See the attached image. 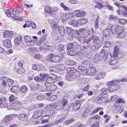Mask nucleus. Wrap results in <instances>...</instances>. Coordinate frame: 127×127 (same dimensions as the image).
Segmentation results:
<instances>
[{
	"instance_id": "338daca9",
	"label": "nucleus",
	"mask_w": 127,
	"mask_h": 127,
	"mask_svg": "<svg viewBox=\"0 0 127 127\" xmlns=\"http://www.w3.org/2000/svg\"><path fill=\"white\" fill-rule=\"evenodd\" d=\"M117 95H114L111 97V99L112 101H114L117 99Z\"/></svg>"
},
{
	"instance_id": "a211bd4d",
	"label": "nucleus",
	"mask_w": 127,
	"mask_h": 127,
	"mask_svg": "<svg viewBox=\"0 0 127 127\" xmlns=\"http://www.w3.org/2000/svg\"><path fill=\"white\" fill-rule=\"evenodd\" d=\"M88 73L91 75H93L95 74L96 72V69L94 67H91L88 69Z\"/></svg>"
},
{
	"instance_id": "ea45409f",
	"label": "nucleus",
	"mask_w": 127,
	"mask_h": 127,
	"mask_svg": "<svg viewBox=\"0 0 127 127\" xmlns=\"http://www.w3.org/2000/svg\"><path fill=\"white\" fill-rule=\"evenodd\" d=\"M67 54L71 56H74L76 54L75 52L73 50H70L68 51L67 52Z\"/></svg>"
},
{
	"instance_id": "f8f14e48",
	"label": "nucleus",
	"mask_w": 127,
	"mask_h": 127,
	"mask_svg": "<svg viewBox=\"0 0 127 127\" xmlns=\"http://www.w3.org/2000/svg\"><path fill=\"white\" fill-rule=\"evenodd\" d=\"M58 29L59 34L62 35H64L65 32V31L64 26L62 25L60 26Z\"/></svg>"
},
{
	"instance_id": "6ab92c4d",
	"label": "nucleus",
	"mask_w": 127,
	"mask_h": 127,
	"mask_svg": "<svg viewBox=\"0 0 127 127\" xmlns=\"http://www.w3.org/2000/svg\"><path fill=\"white\" fill-rule=\"evenodd\" d=\"M31 90H36L39 88V86L38 84H35L34 83H32L30 85Z\"/></svg>"
},
{
	"instance_id": "1a4fd4ad",
	"label": "nucleus",
	"mask_w": 127,
	"mask_h": 127,
	"mask_svg": "<svg viewBox=\"0 0 127 127\" xmlns=\"http://www.w3.org/2000/svg\"><path fill=\"white\" fill-rule=\"evenodd\" d=\"M21 36L20 35H18L16 37L14 40V43L16 45H19L21 42Z\"/></svg>"
},
{
	"instance_id": "ddd939ff",
	"label": "nucleus",
	"mask_w": 127,
	"mask_h": 127,
	"mask_svg": "<svg viewBox=\"0 0 127 127\" xmlns=\"http://www.w3.org/2000/svg\"><path fill=\"white\" fill-rule=\"evenodd\" d=\"M48 91H55L57 88L56 86L54 85H47Z\"/></svg>"
},
{
	"instance_id": "774afa93",
	"label": "nucleus",
	"mask_w": 127,
	"mask_h": 127,
	"mask_svg": "<svg viewBox=\"0 0 127 127\" xmlns=\"http://www.w3.org/2000/svg\"><path fill=\"white\" fill-rule=\"evenodd\" d=\"M99 126V123L97 122L92 125L91 127H98Z\"/></svg>"
},
{
	"instance_id": "c9c22d12",
	"label": "nucleus",
	"mask_w": 127,
	"mask_h": 127,
	"mask_svg": "<svg viewBox=\"0 0 127 127\" xmlns=\"http://www.w3.org/2000/svg\"><path fill=\"white\" fill-rule=\"evenodd\" d=\"M51 115L50 113V112L49 109L48 110H46L45 111L43 112V116L42 118H43L44 116L46 117Z\"/></svg>"
},
{
	"instance_id": "603ef678",
	"label": "nucleus",
	"mask_w": 127,
	"mask_h": 127,
	"mask_svg": "<svg viewBox=\"0 0 127 127\" xmlns=\"http://www.w3.org/2000/svg\"><path fill=\"white\" fill-rule=\"evenodd\" d=\"M112 44L110 42H106L105 43V47L107 48L110 47Z\"/></svg>"
},
{
	"instance_id": "423d86ee",
	"label": "nucleus",
	"mask_w": 127,
	"mask_h": 127,
	"mask_svg": "<svg viewBox=\"0 0 127 127\" xmlns=\"http://www.w3.org/2000/svg\"><path fill=\"white\" fill-rule=\"evenodd\" d=\"M73 16L71 13H63L61 16V19L63 21H64L67 20L71 19Z\"/></svg>"
},
{
	"instance_id": "cd10ccee",
	"label": "nucleus",
	"mask_w": 127,
	"mask_h": 127,
	"mask_svg": "<svg viewBox=\"0 0 127 127\" xmlns=\"http://www.w3.org/2000/svg\"><path fill=\"white\" fill-rule=\"evenodd\" d=\"M27 117L26 114L22 113L19 115L18 118L20 119L23 120L26 119Z\"/></svg>"
},
{
	"instance_id": "bf43d9fd",
	"label": "nucleus",
	"mask_w": 127,
	"mask_h": 127,
	"mask_svg": "<svg viewBox=\"0 0 127 127\" xmlns=\"http://www.w3.org/2000/svg\"><path fill=\"white\" fill-rule=\"evenodd\" d=\"M122 7L124 9V15H127V8L125 6L122 5Z\"/></svg>"
},
{
	"instance_id": "79ce46f5",
	"label": "nucleus",
	"mask_w": 127,
	"mask_h": 127,
	"mask_svg": "<svg viewBox=\"0 0 127 127\" xmlns=\"http://www.w3.org/2000/svg\"><path fill=\"white\" fill-rule=\"evenodd\" d=\"M37 49L36 48H30L29 49V50L32 53H35L37 51Z\"/></svg>"
},
{
	"instance_id": "4be33fe9",
	"label": "nucleus",
	"mask_w": 127,
	"mask_h": 127,
	"mask_svg": "<svg viewBox=\"0 0 127 127\" xmlns=\"http://www.w3.org/2000/svg\"><path fill=\"white\" fill-rule=\"evenodd\" d=\"M113 57H117L118 59L121 58L123 56L122 54L118 52L117 53L116 52H113Z\"/></svg>"
},
{
	"instance_id": "3c124183",
	"label": "nucleus",
	"mask_w": 127,
	"mask_h": 127,
	"mask_svg": "<svg viewBox=\"0 0 127 127\" xmlns=\"http://www.w3.org/2000/svg\"><path fill=\"white\" fill-rule=\"evenodd\" d=\"M95 100L96 101L97 103L98 104H100L101 103V101L100 100L101 99H100V98L99 96H97L95 98Z\"/></svg>"
},
{
	"instance_id": "393cba45",
	"label": "nucleus",
	"mask_w": 127,
	"mask_h": 127,
	"mask_svg": "<svg viewBox=\"0 0 127 127\" xmlns=\"http://www.w3.org/2000/svg\"><path fill=\"white\" fill-rule=\"evenodd\" d=\"M11 117L9 116H8L5 117L4 118L3 121L4 122V123L6 124L8 123L11 120Z\"/></svg>"
},
{
	"instance_id": "f03ea898",
	"label": "nucleus",
	"mask_w": 127,
	"mask_h": 127,
	"mask_svg": "<svg viewBox=\"0 0 127 127\" xmlns=\"http://www.w3.org/2000/svg\"><path fill=\"white\" fill-rule=\"evenodd\" d=\"M93 40V43L94 47L97 49L101 46L100 40L97 36L94 35H92L87 41V42L88 44H90V43L92 42V40Z\"/></svg>"
},
{
	"instance_id": "69168bd1",
	"label": "nucleus",
	"mask_w": 127,
	"mask_h": 127,
	"mask_svg": "<svg viewBox=\"0 0 127 127\" xmlns=\"http://www.w3.org/2000/svg\"><path fill=\"white\" fill-rule=\"evenodd\" d=\"M51 115L53 114L55 112V110L53 108H51L49 109Z\"/></svg>"
},
{
	"instance_id": "dca6fc26",
	"label": "nucleus",
	"mask_w": 127,
	"mask_h": 127,
	"mask_svg": "<svg viewBox=\"0 0 127 127\" xmlns=\"http://www.w3.org/2000/svg\"><path fill=\"white\" fill-rule=\"evenodd\" d=\"M111 32L110 29L107 28L104 30L102 32L103 35L106 36H107L111 34Z\"/></svg>"
},
{
	"instance_id": "8fccbe9b",
	"label": "nucleus",
	"mask_w": 127,
	"mask_h": 127,
	"mask_svg": "<svg viewBox=\"0 0 127 127\" xmlns=\"http://www.w3.org/2000/svg\"><path fill=\"white\" fill-rule=\"evenodd\" d=\"M17 90V87L16 86H13L11 89V91L12 93L16 92Z\"/></svg>"
},
{
	"instance_id": "c756f323",
	"label": "nucleus",
	"mask_w": 127,
	"mask_h": 127,
	"mask_svg": "<svg viewBox=\"0 0 127 127\" xmlns=\"http://www.w3.org/2000/svg\"><path fill=\"white\" fill-rule=\"evenodd\" d=\"M40 65L35 64H33L32 68L34 70H40Z\"/></svg>"
},
{
	"instance_id": "aec40b11",
	"label": "nucleus",
	"mask_w": 127,
	"mask_h": 127,
	"mask_svg": "<svg viewBox=\"0 0 127 127\" xmlns=\"http://www.w3.org/2000/svg\"><path fill=\"white\" fill-rule=\"evenodd\" d=\"M50 25L51 27L53 29H58V26L56 22L54 21H51L50 23Z\"/></svg>"
},
{
	"instance_id": "13d9d810",
	"label": "nucleus",
	"mask_w": 127,
	"mask_h": 127,
	"mask_svg": "<svg viewBox=\"0 0 127 127\" xmlns=\"http://www.w3.org/2000/svg\"><path fill=\"white\" fill-rule=\"evenodd\" d=\"M51 46L44 44V48L45 50H50L51 49Z\"/></svg>"
},
{
	"instance_id": "4468645a",
	"label": "nucleus",
	"mask_w": 127,
	"mask_h": 127,
	"mask_svg": "<svg viewBox=\"0 0 127 127\" xmlns=\"http://www.w3.org/2000/svg\"><path fill=\"white\" fill-rule=\"evenodd\" d=\"M61 60V57L58 55H55L52 58V61L54 63L59 62Z\"/></svg>"
},
{
	"instance_id": "37998d69",
	"label": "nucleus",
	"mask_w": 127,
	"mask_h": 127,
	"mask_svg": "<svg viewBox=\"0 0 127 127\" xmlns=\"http://www.w3.org/2000/svg\"><path fill=\"white\" fill-rule=\"evenodd\" d=\"M62 105V103L61 104L60 103L57 104L55 107L56 109L58 111H59L62 109H63Z\"/></svg>"
},
{
	"instance_id": "f257e3e1",
	"label": "nucleus",
	"mask_w": 127,
	"mask_h": 127,
	"mask_svg": "<svg viewBox=\"0 0 127 127\" xmlns=\"http://www.w3.org/2000/svg\"><path fill=\"white\" fill-rule=\"evenodd\" d=\"M124 28L120 26L116 25H113L111 27V32L114 33L116 32L118 35V36L121 38L124 37L125 35V32H123Z\"/></svg>"
},
{
	"instance_id": "20e7f679",
	"label": "nucleus",
	"mask_w": 127,
	"mask_h": 127,
	"mask_svg": "<svg viewBox=\"0 0 127 127\" xmlns=\"http://www.w3.org/2000/svg\"><path fill=\"white\" fill-rule=\"evenodd\" d=\"M40 78H45L46 80V82L45 84H47V85H49L50 84H51L53 83L54 79L51 77L48 74H43V73H40Z\"/></svg>"
},
{
	"instance_id": "f3484780",
	"label": "nucleus",
	"mask_w": 127,
	"mask_h": 127,
	"mask_svg": "<svg viewBox=\"0 0 127 127\" xmlns=\"http://www.w3.org/2000/svg\"><path fill=\"white\" fill-rule=\"evenodd\" d=\"M24 39L25 41L27 43H31L34 40L32 39L31 36L28 35L24 36Z\"/></svg>"
},
{
	"instance_id": "0e129e2a",
	"label": "nucleus",
	"mask_w": 127,
	"mask_h": 127,
	"mask_svg": "<svg viewBox=\"0 0 127 127\" xmlns=\"http://www.w3.org/2000/svg\"><path fill=\"white\" fill-rule=\"evenodd\" d=\"M6 12L5 13L6 15L8 17H9L11 16V14L8 10L6 9Z\"/></svg>"
},
{
	"instance_id": "c03bdc74",
	"label": "nucleus",
	"mask_w": 127,
	"mask_h": 127,
	"mask_svg": "<svg viewBox=\"0 0 127 127\" xmlns=\"http://www.w3.org/2000/svg\"><path fill=\"white\" fill-rule=\"evenodd\" d=\"M101 90L102 92L101 94L102 95H105L107 93L109 92L108 91L106 90V89L104 88L102 89Z\"/></svg>"
},
{
	"instance_id": "bb28decb",
	"label": "nucleus",
	"mask_w": 127,
	"mask_h": 127,
	"mask_svg": "<svg viewBox=\"0 0 127 127\" xmlns=\"http://www.w3.org/2000/svg\"><path fill=\"white\" fill-rule=\"evenodd\" d=\"M74 121V119L73 118H71L65 121L64 123V125H67L72 123Z\"/></svg>"
},
{
	"instance_id": "7c9ffc66",
	"label": "nucleus",
	"mask_w": 127,
	"mask_h": 127,
	"mask_svg": "<svg viewBox=\"0 0 127 127\" xmlns=\"http://www.w3.org/2000/svg\"><path fill=\"white\" fill-rule=\"evenodd\" d=\"M104 62L107 64H109L110 62L111 59H110L108 57V55H106L105 56L103 57V58Z\"/></svg>"
},
{
	"instance_id": "680f3d73",
	"label": "nucleus",
	"mask_w": 127,
	"mask_h": 127,
	"mask_svg": "<svg viewBox=\"0 0 127 127\" xmlns=\"http://www.w3.org/2000/svg\"><path fill=\"white\" fill-rule=\"evenodd\" d=\"M81 73L83 75H85L86 74L87 70H86V68L85 67L84 69L82 70L81 71Z\"/></svg>"
},
{
	"instance_id": "58836bf2",
	"label": "nucleus",
	"mask_w": 127,
	"mask_h": 127,
	"mask_svg": "<svg viewBox=\"0 0 127 127\" xmlns=\"http://www.w3.org/2000/svg\"><path fill=\"white\" fill-rule=\"evenodd\" d=\"M16 71L18 73L22 74L25 72V70L24 68H21L19 69H17Z\"/></svg>"
},
{
	"instance_id": "2f4dec72",
	"label": "nucleus",
	"mask_w": 127,
	"mask_h": 127,
	"mask_svg": "<svg viewBox=\"0 0 127 127\" xmlns=\"http://www.w3.org/2000/svg\"><path fill=\"white\" fill-rule=\"evenodd\" d=\"M87 21V19H82L79 20L78 22L79 24L82 25L85 24Z\"/></svg>"
},
{
	"instance_id": "b1692460",
	"label": "nucleus",
	"mask_w": 127,
	"mask_h": 127,
	"mask_svg": "<svg viewBox=\"0 0 127 127\" xmlns=\"http://www.w3.org/2000/svg\"><path fill=\"white\" fill-rule=\"evenodd\" d=\"M80 10H77L73 11V12L74 15L76 17H79L81 16V13L80 12Z\"/></svg>"
},
{
	"instance_id": "a19ab883",
	"label": "nucleus",
	"mask_w": 127,
	"mask_h": 127,
	"mask_svg": "<svg viewBox=\"0 0 127 127\" xmlns=\"http://www.w3.org/2000/svg\"><path fill=\"white\" fill-rule=\"evenodd\" d=\"M60 5L61 7L63 8L64 10H68L69 9V8L65 5L63 2L61 3Z\"/></svg>"
},
{
	"instance_id": "6e6552de",
	"label": "nucleus",
	"mask_w": 127,
	"mask_h": 127,
	"mask_svg": "<svg viewBox=\"0 0 127 127\" xmlns=\"http://www.w3.org/2000/svg\"><path fill=\"white\" fill-rule=\"evenodd\" d=\"M80 104L78 103L77 101L75 103H71L70 104V106H72V109L74 111H76L78 110L80 108Z\"/></svg>"
},
{
	"instance_id": "5fc2aeb1",
	"label": "nucleus",
	"mask_w": 127,
	"mask_h": 127,
	"mask_svg": "<svg viewBox=\"0 0 127 127\" xmlns=\"http://www.w3.org/2000/svg\"><path fill=\"white\" fill-rule=\"evenodd\" d=\"M103 7V5L100 3L97 5H96L95 6V8H97L99 9H101Z\"/></svg>"
},
{
	"instance_id": "412c9836",
	"label": "nucleus",
	"mask_w": 127,
	"mask_h": 127,
	"mask_svg": "<svg viewBox=\"0 0 127 127\" xmlns=\"http://www.w3.org/2000/svg\"><path fill=\"white\" fill-rule=\"evenodd\" d=\"M47 84H45L41 86L40 88V91L41 92H47Z\"/></svg>"
},
{
	"instance_id": "473e14b6",
	"label": "nucleus",
	"mask_w": 127,
	"mask_h": 127,
	"mask_svg": "<svg viewBox=\"0 0 127 127\" xmlns=\"http://www.w3.org/2000/svg\"><path fill=\"white\" fill-rule=\"evenodd\" d=\"M114 84H113V87L114 88H115V90L119 88V85L117 84V83H119V81H118V80H114Z\"/></svg>"
},
{
	"instance_id": "0eeeda50",
	"label": "nucleus",
	"mask_w": 127,
	"mask_h": 127,
	"mask_svg": "<svg viewBox=\"0 0 127 127\" xmlns=\"http://www.w3.org/2000/svg\"><path fill=\"white\" fill-rule=\"evenodd\" d=\"M62 104L63 110L65 111L70 109V105L68 104V101L67 100H65L64 98H63V101L62 102Z\"/></svg>"
},
{
	"instance_id": "4d7b16f0",
	"label": "nucleus",
	"mask_w": 127,
	"mask_h": 127,
	"mask_svg": "<svg viewBox=\"0 0 127 127\" xmlns=\"http://www.w3.org/2000/svg\"><path fill=\"white\" fill-rule=\"evenodd\" d=\"M73 48V44L72 43H70L67 45V49H72Z\"/></svg>"
},
{
	"instance_id": "2eb2a0df",
	"label": "nucleus",
	"mask_w": 127,
	"mask_h": 127,
	"mask_svg": "<svg viewBox=\"0 0 127 127\" xmlns=\"http://www.w3.org/2000/svg\"><path fill=\"white\" fill-rule=\"evenodd\" d=\"M68 24L74 27H77L78 26V24L77 21L75 19H71L68 22Z\"/></svg>"
},
{
	"instance_id": "6e6d98bb",
	"label": "nucleus",
	"mask_w": 127,
	"mask_h": 127,
	"mask_svg": "<svg viewBox=\"0 0 127 127\" xmlns=\"http://www.w3.org/2000/svg\"><path fill=\"white\" fill-rule=\"evenodd\" d=\"M72 31L71 28L70 27H68L66 28V31L68 34L72 33Z\"/></svg>"
},
{
	"instance_id": "9d476101",
	"label": "nucleus",
	"mask_w": 127,
	"mask_h": 127,
	"mask_svg": "<svg viewBox=\"0 0 127 127\" xmlns=\"http://www.w3.org/2000/svg\"><path fill=\"white\" fill-rule=\"evenodd\" d=\"M2 43L6 47L10 48L11 47V42L9 40L7 39L3 40L2 41Z\"/></svg>"
},
{
	"instance_id": "e2e57ef3",
	"label": "nucleus",
	"mask_w": 127,
	"mask_h": 127,
	"mask_svg": "<svg viewBox=\"0 0 127 127\" xmlns=\"http://www.w3.org/2000/svg\"><path fill=\"white\" fill-rule=\"evenodd\" d=\"M42 42L43 40L42 39H41L36 41V45L37 46H39Z\"/></svg>"
},
{
	"instance_id": "7ed1b4c3",
	"label": "nucleus",
	"mask_w": 127,
	"mask_h": 127,
	"mask_svg": "<svg viewBox=\"0 0 127 127\" xmlns=\"http://www.w3.org/2000/svg\"><path fill=\"white\" fill-rule=\"evenodd\" d=\"M66 70L70 75L73 76L78 77L80 74V72L77 69L72 67H68L66 68Z\"/></svg>"
},
{
	"instance_id": "49530a36",
	"label": "nucleus",
	"mask_w": 127,
	"mask_h": 127,
	"mask_svg": "<svg viewBox=\"0 0 127 127\" xmlns=\"http://www.w3.org/2000/svg\"><path fill=\"white\" fill-rule=\"evenodd\" d=\"M58 117H61V118L59 119L60 122V123L63 122L64 120V119L65 118V116H64L63 114L60 115H58Z\"/></svg>"
},
{
	"instance_id": "39448f33",
	"label": "nucleus",
	"mask_w": 127,
	"mask_h": 127,
	"mask_svg": "<svg viewBox=\"0 0 127 127\" xmlns=\"http://www.w3.org/2000/svg\"><path fill=\"white\" fill-rule=\"evenodd\" d=\"M58 10V8L54 6L51 8L49 6H46L45 8V11L46 13H48L50 14L52 13H56Z\"/></svg>"
},
{
	"instance_id": "9b49d317",
	"label": "nucleus",
	"mask_w": 127,
	"mask_h": 127,
	"mask_svg": "<svg viewBox=\"0 0 127 127\" xmlns=\"http://www.w3.org/2000/svg\"><path fill=\"white\" fill-rule=\"evenodd\" d=\"M35 114L33 115V118L37 119L42 115H43V112L41 110H36L35 112Z\"/></svg>"
},
{
	"instance_id": "09e8293b",
	"label": "nucleus",
	"mask_w": 127,
	"mask_h": 127,
	"mask_svg": "<svg viewBox=\"0 0 127 127\" xmlns=\"http://www.w3.org/2000/svg\"><path fill=\"white\" fill-rule=\"evenodd\" d=\"M117 61L116 60L113 59L110 60L109 64L110 65H114L117 63Z\"/></svg>"
},
{
	"instance_id": "a18cd8bd",
	"label": "nucleus",
	"mask_w": 127,
	"mask_h": 127,
	"mask_svg": "<svg viewBox=\"0 0 127 127\" xmlns=\"http://www.w3.org/2000/svg\"><path fill=\"white\" fill-rule=\"evenodd\" d=\"M106 90L108 91L109 92L112 93L115 91V88L112 86L110 87L107 88Z\"/></svg>"
},
{
	"instance_id": "de8ad7c7",
	"label": "nucleus",
	"mask_w": 127,
	"mask_h": 127,
	"mask_svg": "<svg viewBox=\"0 0 127 127\" xmlns=\"http://www.w3.org/2000/svg\"><path fill=\"white\" fill-rule=\"evenodd\" d=\"M98 16L95 22V29H97L98 27Z\"/></svg>"
},
{
	"instance_id": "e433bc0d",
	"label": "nucleus",
	"mask_w": 127,
	"mask_h": 127,
	"mask_svg": "<svg viewBox=\"0 0 127 127\" xmlns=\"http://www.w3.org/2000/svg\"><path fill=\"white\" fill-rule=\"evenodd\" d=\"M72 36L74 37H78L79 33L78 32L76 31H73L72 32Z\"/></svg>"
},
{
	"instance_id": "c85d7f7f",
	"label": "nucleus",
	"mask_w": 127,
	"mask_h": 127,
	"mask_svg": "<svg viewBox=\"0 0 127 127\" xmlns=\"http://www.w3.org/2000/svg\"><path fill=\"white\" fill-rule=\"evenodd\" d=\"M23 8H21V9L16 10H14L13 12V15H15V14L21 13L23 11Z\"/></svg>"
},
{
	"instance_id": "5701e85b",
	"label": "nucleus",
	"mask_w": 127,
	"mask_h": 127,
	"mask_svg": "<svg viewBox=\"0 0 127 127\" xmlns=\"http://www.w3.org/2000/svg\"><path fill=\"white\" fill-rule=\"evenodd\" d=\"M108 54L107 51L106 50L102 49L101 50L100 53L99 55L101 56V57H103L105 56L108 55Z\"/></svg>"
},
{
	"instance_id": "a878e982",
	"label": "nucleus",
	"mask_w": 127,
	"mask_h": 127,
	"mask_svg": "<svg viewBox=\"0 0 127 127\" xmlns=\"http://www.w3.org/2000/svg\"><path fill=\"white\" fill-rule=\"evenodd\" d=\"M11 35V32L7 31H5L3 34V36L4 37L7 38Z\"/></svg>"
},
{
	"instance_id": "4c0bfd02",
	"label": "nucleus",
	"mask_w": 127,
	"mask_h": 127,
	"mask_svg": "<svg viewBox=\"0 0 127 127\" xmlns=\"http://www.w3.org/2000/svg\"><path fill=\"white\" fill-rule=\"evenodd\" d=\"M21 91L23 93H26L28 91V88L26 86H22L21 88Z\"/></svg>"
},
{
	"instance_id": "052dcab7",
	"label": "nucleus",
	"mask_w": 127,
	"mask_h": 127,
	"mask_svg": "<svg viewBox=\"0 0 127 127\" xmlns=\"http://www.w3.org/2000/svg\"><path fill=\"white\" fill-rule=\"evenodd\" d=\"M100 118V116L98 115H95L91 117L92 119H98Z\"/></svg>"
},
{
	"instance_id": "f704fd0d",
	"label": "nucleus",
	"mask_w": 127,
	"mask_h": 127,
	"mask_svg": "<svg viewBox=\"0 0 127 127\" xmlns=\"http://www.w3.org/2000/svg\"><path fill=\"white\" fill-rule=\"evenodd\" d=\"M57 47V50L59 51H61L64 50V45L62 44H59Z\"/></svg>"
},
{
	"instance_id": "864d4df0",
	"label": "nucleus",
	"mask_w": 127,
	"mask_h": 127,
	"mask_svg": "<svg viewBox=\"0 0 127 127\" xmlns=\"http://www.w3.org/2000/svg\"><path fill=\"white\" fill-rule=\"evenodd\" d=\"M114 80L111 81L107 83V85L108 86H110V87L112 86L113 87V84H114Z\"/></svg>"
},
{
	"instance_id": "72a5a7b5",
	"label": "nucleus",
	"mask_w": 127,
	"mask_h": 127,
	"mask_svg": "<svg viewBox=\"0 0 127 127\" xmlns=\"http://www.w3.org/2000/svg\"><path fill=\"white\" fill-rule=\"evenodd\" d=\"M13 81L12 80L8 79L7 81V84L8 87H11L12 86Z\"/></svg>"
}]
</instances>
